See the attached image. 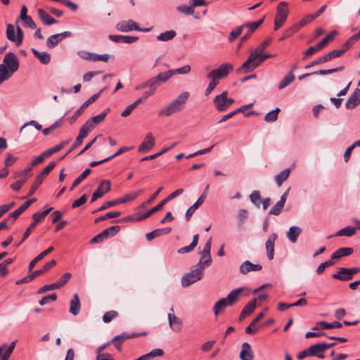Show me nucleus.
I'll return each mask as SVG.
<instances>
[{
  "instance_id": "obj_1",
  "label": "nucleus",
  "mask_w": 360,
  "mask_h": 360,
  "mask_svg": "<svg viewBox=\"0 0 360 360\" xmlns=\"http://www.w3.org/2000/svg\"><path fill=\"white\" fill-rule=\"evenodd\" d=\"M190 94L187 91L181 94L174 101L162 108L158 115L160 117H168L183 110L184 105L189 97Z\"/></svg>"
},
{
  "instance_id": "obj_2",
  "label": "nucleus",
  "mask_w": 360,
  "mask_h": 360,
  "mask_svg": "<svg viewBox=\"0 0 360 360\" xmlns=\"http://www.w3.org/2000/svg\"><path fill=\"white\" fill-rule=\"evenodd\" d=\"M229 93L224 91L217 95L213 99V105L219 112L226 110L235 102L232 98L228 97Z\"/></svg>"
},
{
  "instance_id": "obj_3",
  "label": "nucleus",
  "mask_w": 360,
  "mask_h": 360,
  "mask_svg": "<svg viewBox=\"0 0 360 360\" xmlns=\"http://www.w3.org/2000/svg\"><path fill=\"white\" fill-rule=\"evenodd\" d=\"M233 70V66L230 63L221 64L218 68L211 70L207 77L214 79L219 82L220 79L226 78Z\"/></svg>"
},
{
  "instance_id": "obj_4",
  "label": "nucleus",
  "mask_w": 360,
  "mask_h": 360,
  "mask_svg": "<svg viewBox=\"0 0 360 360\" xmlns=\"http://www.w3.org/2000/svg\"><path fill=\"white\" fill-rule=\"evenodd\" d=\"M288 5L285 1H281L278 4L274 19V30H278L285 23L288 15Z\"/></svg>"
},
{
  "instance_id": "obj_5",
  "label": "nucleus",
  "mask_w": 360,
  "mask_h": 360,
  "mask_svg": "<svg viewBox=\"0 0 360 360\" xmlns=\"http://www.w3.org/2000/svg\"><path fill=\"white\" fill-rule=\"evenodd\" d=\"M194 267V269L182 277L181 285L183 287H188L202 278L205 269L197 264Z\"/></svg>"
},
{
  "instance_id": "obj_6",
  "label": "nucleus",
  "mask_w": 360,
  "mask_h": 360,
  "mask_svg": "<svg viewBox=\"0 0 360 360\" xmlns=\"http://www.w3.org/2000/svg\"><path fill=\"white\" fill-rule=\"evenodd\" d=\"M53 210L52 207H49V209L43 211L42 212H36L32 215V218L34 219V222L32 223L30 226L25 231L22 240L18 244H16V247H18L22 243H23L30 235L33 229L35 227L36 224L39 221L44 219V218L47 216V214Z\"/></svg>"
},
{
  "instance_id": "obj_7",
  "label": "nucleus",
  "mask_w": 360,
  "mask_h": 360,
  "mask_svg": "<svg viewBox=\"0 0 360 360\" xmlns=\"http://www.w3.org/2000/svg\"><path fill=\"white\" fill-rule=\"evenodd\" d=\"M6 34L7 39L11 41L14 42L17 46H19L22 44L24 34L20 26H17L16 27L15 35L14 26L11 24H8L6 26Z\"/></svg>"
},
{
  "instance_id": "obj_8",
  "label": "nucleus",
  "mask_w": 360,
  "mask_h": 360,
  "mask_svg": "<svg viewBox=\"0 0 360 360\" xmlns=\"http://www.w3.org/2000/svg\"><path fill=\"white\" fill-rule=\"evenodd\" d=\"M116 29L122 32H128L131 30L148 32L152 30V27L140 28L136 22L132 20H122L116 25Z\"/></svg>"
},
{
  "instance_id": "obj_9",
  "label": "nucleus",
  "mask_w": 360,
  "mask_h": 360,
  "mask_svg": "<svg viewBox=\"0 0 360 360\" xmlns=\"http://www.w3.org/2000/svg\"><path fill=\"white\" fill-rule=\"evenodd\" d=\"M55 162H51L36 177L34 182L32 184L30 192L29 195H33L39 186L42 184L44 179L46 176L51 172V171L56 167Z\"/></svg>"
},
{
  "instance_id": "obj_10",
  "label": "nucleus",
  "mask_w": 360,
  "mask_h": 360,
  "mask_svg": "<svg viewBox=\"0 0 360 360\" xmlns=\"http://www.w3.org/2000/svg\"><path fill=\"white\" fill-rule=\"evenodd\" d=\"M257 53L254 51L252 52L248 59L242 64V65L236 70V72L238 74L245 73L250 71H252L257 68L259 65V61L257 60Z\"/></svg>"
},
{
  "instance_id": "obj_11",
  "label": "nucleus",
  "mask_w": 360,
  "mask_h": 360,
  "mask_svg": "<svg viewBox=\"0 0 360 360\" xmlns=\"http://www.w3.org/2000/svg\"><path fill=\"white\" fill-rule=\"evenodd\" d=\"M2 65H6V68L14 73L19 68V60L14 53L8 52L4 56Z\"/></svg>"
},
{
  "instance_id": "obj_12",
  "label": "nucleus",
  "mask_w": 360,
  "mask_h": 360,
  "mask_svg": "<svg viewBox=\"0 0 360 360\" xmlns=\"http://www.w3.org/2000/svg\"><path fill=\"white\" fill-rule=\"evenodd\" d=\"M109 111V108L105 109L101 114L94 116L88 120L85 124L82 125V127L89 132L91 131L94 129L96 124H98L103 121Z\"/></svg>"
},
{
  "instance_id": "obj_13",
  "label": "nucleus",
  "mask_w": 360,
  "mask_h": 360,
  "mask_svg": "<svg viewBox=\"0 0 360 360\" xmlns=\"http://www.w3.org/2000/svg\"><path fill=\"white\" fill-rule=\"evenodd\" d=\"M110 191V181L109 180H102L98 188L93 193L91 202L96 201L99 198Z\"/></svg>"
},
{
  "instance_id": "obj_14",
  "label": "nucleus",
  "mask_w": 360,
  "mask_h": 360,
  "mask_svg": "<svg viewBox=\"0 0 360 360\" xmlns=\"http://www.w3.org/2000/svg\"><path fill=\"white\" fill-rule=\"evenodd\" d=\"M72 36V32L65 31L59 34L50 36L46 40V46L50 48L56 47L63 39Z\"/></svg>"
},
{
  "instance_id": "obj_15",
  "label": "nucleus",
  "mask_w": 360,
  "mask_h": 360,
  "mask_svg": "<svg viewBox=\"0 0 360 360\" xmlns=\"http://www.w3.org/2000/svg\"><path fill=\"white\" fill-rule=\"evenodd\" d=\"M155 144V139L152 134V133L149 132L148 133L144 140L142 141V143L139 145L138 151L139 153H146L148 150H150L151 148L154 147Z\"/></svg>"
},
{
  "instance_id": "obj_16",
  "label": "nucleus",
  "mask_w": 360,
  "mask_h": 360,
  "mask_svg": "<svg viewBox=\"0 0 360 360\" xmlns=\"http://www.w3.org/2000/svg\"><path fill=\"white\" fill-rule=\"evenodd\" d=\"M246 290L245 288H238L231 290L226 297V301H228V304L231 307L234 305L236 302H238L241 297L243 296V292Z\"/></svg>"
},
{
  "instance_id": "obj_17",
  "label": "nucleus",
  "mask_w": 360,
  "mask_h": 360,
  "mask_svg": "<svg viewBox=\"0 0 360 360\" xmlns=\"http://www.w3.org/2000/svg\"><path fill=\"white\" fill-rule=\"evenodd\" d=\"M360 104V89H355L345 103V108L351 110Z\"/></svg>"
},
{
  "instance_id": "obj_18",
  "label": "nucleus",
  "mask_w": 360,
  "mask_h": 360,
  "mask_svg": "<svg viewBox=\"0 0 360 360\" xmlns=\"http://www.w3.org/2000/svg\"><path fill=\"white\" fill-rule=\"evenodd\" d=\"M17 340L13 341L9 345L4 344L0 346V360H8L13 352Z\"/></svg>"
},
{
  "instance_id": "obj_19",
  "label": "nucleus",
  "mask_w": 360,
  "mask_h": 360,
  "mask_svg": "<svg viewBox=\"0 0 360 360\" xmlns=\"http://www.w3.org/2000/svg\"><path fill=\"white\" fill-rule=\"evenodd\" d=\"M277 238V234L274 233L270 235L266 241L265 248L267 252V257L269 260H272L274 259V245Z\"/></svg>"
},
{
  "instance_id": "obj_20",
  "label": "nucleus",
  "mask_w": 360,
  "mask_h": 360,
  "mask_svg": "<svg viewBox=\"0 0 360 360\" xmlns=\"http://www.w3.org/2000/svg\"><path fill=\"white\" fill-rule=\"evenodd\" d=\"M103 91V90H101V91H99L98 93H96L94 95H92L89 98H88L80 107L78 110H76V112H75L73 117H72V120H77L81 115L82 113L83 112L84 110L87 108L90 104H91L92 103H94L100 96L101 93Z\"/></svg>"
},
{
  "instance_id": "obj_21",
  "label": "nucleus",
  "mask_w": 360,
  "mask_h": 360,
  "mask_svg": "<svg viewBox=\"0 0 360 360\" xmlns=\"http://www.w3.org/2000/svg\"><path fill=\"white\" fill-rule=\"evenodd\" d=\"M89 133V132L88 131H86V129H84L82 126V127L79 129V134H78V136H77V138L75 139V143L71 146V148L69 149V150L67 152V153L64 156H63L60 159L61 160L63 159L68 154H69L73 150H75L78 146H79L82 144V143L83 141V139H85L88 136Z\"/></svg>"
},
{
  "instance_id": "obj_22",
  "label": "nucleus",
  "mask_w": 360,
  "mask_h": 360,
  "mask_svg": "<svg viewBox=\"0 0 360 360\" xmlns=\"http://www.w3.org/2000/svg\"><path fill=\"white\" fill-rule=\"evenodd\" d=\"M239 358L240 360L254 359V353L250 345L248 342H243L242 344V348L239 354Z\"/></svg>"
},
{
  "instance_id": "obj_23",
  "label": "nucleus",
  "mask_w": 360,
  "mask_h": 360,
  "mask_svg": "<svg viewBox=\"0 0 360 360\" xmlns=\"http://www.w3.org/2000/svg\"><path fill=\"white\" fill-rule=\"evenodd\" d=\"M262 266L260 264H255L251 263L250 261H245L239 268V271L242 274H246L248 272L253 271H259L262 270Z\"/></svg>"
},
{
  "instance_id": "obj_24",
  "label": "nucleus",
  "mask_w": 360,
  "mask_h": 360,
  "mask_svg": "<svg viewBox=\"0 0 360 360\" xmlns=\"http://www.w3.org/2000/svg\"><path fill=\"white\" fill-rule=\"evenodd\" d=\"M324 347L323 343L315 344L308 348V352L311 356H316L320 359H323L324 355L323 354L326 352Z\"/></svg>"
},
{
  "instance_id": "obj_25",
  "label": "nucleus",
  "mask_w": 360,
  "mask_h": 360,
  "mask_svg": "<svg viewBox=\"0 0 360 360\" xmlns=\"http://www.w3.org/2000/svg\"><path fill=\"white\" fill-rule=\"evenodd\" d=\"M342 326V323L338 321L327 323L326 321H321L316 323L315 326L312 329L316 330L319 329L340 328Z\"/></svg>"
},
{
  "instance_id": "obj_26",
  "label": "nucleus",
  "mask_w": 360,
  "mask_h": 360,
  "mask_svg": "<svg viewBox=\"0 0 360 360\" xmlns=\"http://www.w3.org/2000/svg\"><path fill=\"white\" fill-rule=\"evenodd\" d=\"M81 309V302L77 294L73 295L72 299L70 302L69 311L74 316L79 314Z\"/></svg>"
},
{
  "instance_id": "obj_27",
  "label": "nucleus",
  "mask_w": 360,
  "mask_h": 360,
  "mask_svg": "<svg viewBox=\"0 0 360 360\" xmlns=\"http://www.w3.org/2000/svg\"><path fill=\"white\" fill-rule=\"evenodd\" d=\"M256 303H257V300L253 299V300H250L244 307V308L241 311L240 316H239V319L240 321L244 319L247 316L250 315V314H252L254 311L255 309L256 308Z\"/></svg>"
},
{
  "instance_id": "obj_28",
  "label": "nucleus",
  "mask_w": 360,
  "mask_h": 360,
  "mask_svg": "<svg viewBox=\"0 0 360 360\" xmlns=\"http://www.w3.org/2000/svg\"><path fill=\"white\" fill-rule=\"evenodd\" d=\"M205 200V193H202L197 201L191 205L186 211L185 217L187 221H189L194 212L204 202Z\"/></svg>"
},
{
  "instance_id": "obj_29",
  "label": "nucleus",
  "mask_w": 360,
  "mask_h": 360,
  "mask_svg": "<svg viewBox=\"0 0 360 360\" xmlns=\"http://www.w3.org/2000/svg\"><path fill=\"white\" fill-rule=\"evenodd\" d=\"M184 193L183 188H179L169 194L166 198L162 200L160 203H158L156 206L154 207V208L156 210V211H159L162 209L164 205L167 203L169 201L172 200V199L175 198L178 195L182 194Z\"/></svg>"
},
{
  "instance_id": "obj_30",
  "label": "nucleus",
  "mask_w": 360,
  "mask_h": 360,
  "mask_svg": "<svg viewBox=\"0 0 360 360\" xmlns=\"http://www.w3.org/2000/svg\"><path fill=\"white\" fill-rule=\"evenodd\" d=\"M168 321L171 328L175 332H179L181 330L182 321L174 314H168Z\"/></svg>"
},
{
  "instance_id": "obj_31",
  "label": "nucleus",
  "mask_w": 360,
  "mask_h": 360,
  "mask_svg": "<svg viewBox=\"0 0 360 360\" xmlns=\"http://www.w3.org/2000/svg\"><path fill=\"white\" fill-rule=\"evenodd\" d=\"M37 14L40 20L46 25H50L57 22L56 20L52 18L48 13H46L42 8H39L37 10Z\"/></svg>"
},
{
  "instance_id": "obj_32",
  "label": "nucleus",
  "mask_w": 360,
  "mask_h": 360,
  "mask_svg": "<svg viewBox=\"0 0 360 360\" xmlns=\"http://www.w3.org/2000/svg\"><path fill=\"white\" fill-rule=\"evenodd\" d=\"M354 252L352 248H341L335 251L330 256L332 259H338L342 257H346L352 255Z\"/></svg>"
},
{
  "instance_id": "obj_33",
  "label": "nucleus",
  "mask_w": 360,
  "mask_h": 360,
  "mask_svg": "<svg viewBox=\"0 0 360 360\" xmlns=\"http://www.w3.org/2000/svg\"><path fill=\"white\" fill-rule=\"evenodd\" d=\"M200 259L197 264V266H201L202 269H205L207 267L210 266L212 264V257L211 254L210 252H200Z\"/></svg>"
},
{
  "instance_id": "obj_34",
  "label": "nucleus",
  "mask_w": 360,
  "mask_h": 360,
  "mask_svg": "<svg viewBox=\"0 0 360 360\" xmlns=\"http://www.w3.org/2000/svg\"><path fill=\"white\" fill-rule=\"evenodd\" d=\"M34 56L40 61L41 64L46 65L51 61V56L46 51L40 52L32 48L31 49Z\"/></svg>"
},
{
  "instance_id": "obj_35",
  "label": "nucleus",
  "mask_w": 360,
  "mask_h": 360,
  "mask_svg": "<svg viewBox=\"0 0 360 360\" xmlns=\"http://www.w3.org/2000/svg\"><path fill=\"white\" fill-rule=\"evenodd\" d=\"M172 231V229L170 227L165 228V229H158L155 230H153V231L148 233L146 236V239L148 241H150L153 240L155 238H157L158 236H160L163 234H167L170 233Z\"/></svg>"
},
{
  "instance_id": "obj_36",
  "label": "nucleus",
  "mask_w": 360,
  "mask_h": 360,
  "mask_svg": "<svg viewBox=\"0 0 360 360\" xmlns=\"http://www.w3.org/2000/svg\"><path fill=\"white\" fill-rule=\"evenodd\" d=\"M54 250L53 247L51 246L46 250L41 252L39 255H38L34 259H32L28 266L29 271H32V269L35 266L36 264L41 260L44 257L50 254Z\"/></svg>"
},
{
  "instance_id": "obj_37",
  "label": "nucleus",
  "mask_w": 360,
  "mask_h": 360,
  "mask_svg": "<svg viewBox=\"0 0 360 360\" xmlns=\"http://www.w3.org/2000/svg\"><path fill=\"white\" fill-rule=\"evenodd\" d=\"M264 312L258 314L257 317L253 319L250 324L245 328V333L248 334L255 333L258 330V328L256 327V325L264 317Z\"/></svg>"
},
{
  "instance_id": "obj_38",
  "label": "nucleus",
  "mask_w": 360,
  "mask_h": 360,
  "mask_svg": "<svg viewBox=\"0 0 360 360\" xmlns=\"http://www.w3.org/2000/svg\"><path fill=\"white\" fill-rule=\"evenodd\" d=\"M301 233V228L297 226H292L287 232V237L292 243H295Z\"/></svg>"
},
{
  "instance_id": "obj_39",
  "label": "nucleus",
  "mask_w": 360,
  "mask_h": 360,
  "mask_svg": "<svg viewBox=\"0 0 360 360\" xmlns=\"http://www.w3.org/2000/svg\"><path fill=\"white\" fill-rule=\"evenodd\" d=\"M198 240H199V235L198 234L194 235L193 237V241L191 242V243L188 246L181 248L180 249H179L177 250V252L179 254H184V253L192 252L195 249V248L197 246V245L198 243Z\"/></svg>"
},
{
  "instance_id": "obj_40",
  "label": "nucleus",
  "mask_w": 360,
  "mask_h": 360,
  "mask_svg": "<svg viewBox=\"0 0 360 360\" xmlns=\"http://www.w3.org/2000/svg\"><path fill=\"white\" fill-rule=\"evenodd\" d=\"M345 270H349L347 268H339L337 273L333 274L332 277L335 279H338L340 281H347L352 279L351 275H349V273H347V271H345Z\"/></svg>"
},
{
  "instance_id": "obj_41",
  "label": "nucleus",
  "mask_w": 360,
  "mask_h": 360,
  "mask_svg": "<svg viewBox=\"0 0 360 360\" xmlns=\"http://www.w3.org/2000/svg\"><path fill=\"white\" fill-rule=\"evenodd\" d=\"M295 75L292 71H290L280 82L278 88V89H283L291 84L295 80Z\"/></svg>"
},
{
  "instance_id": "obj_42",
  "label": "nucleus",
  "mask_w": 360,
  "mask_h": 360,
  "mask_svg": "<svg viewBox=\"0 0 360 360\" xmlns=\"http://www.w3.org/2000/svg\"><path fill=\"white\" fill-rule=\"evenodd\" d=\"M28 204V202H24L21 206H20L18 209H16L15 210H14L13 212H11L9 214V216H8V218L11 220V224H12L14 221L15 220V219L20 214H22L25 210H26L28 207L27 206V205Z\"/></svg>"
},
{
  "instance_id": "obj_43",
  "label": "nucleus",
  "mask_w": 360,
  "mask_h": 360,
  "mask_svg": "<svg viewBox=\"0 0 360 360\" xmlns=\"http://www.w3.org/2000/svg\"><path fill=\"white\" fill-rule=\"evenodd\" d=\"M356 228L354 226H346L340 230H339L334 236H345L347 237H350L356 233Z\"/></svg>"
},
{
  "instance_id": "obj_44",
  "label": "nucleus",
  "mask_w": 360,
  "mask_h": 360,
  "mask_svg": "<svg viewBox=\"0 0 360 360\" xmlns=\"http://www.w3.org/2000/svg\"><path fill=\"white\" fill-rule=\"evenodd\" d=\"M264 18L265 17H263L262 19L256 22H248L241 26H244V28H248L249 32L248 33L251 35L263 23Z\"/></svg>"
},
{
  "instance_id": "obj_45",
  "label": "nucleus",
  "mask_w": 360,
  "mask_h": 360,
  "mask_svg": "<svg viewBox=\"0 0 360 360\" xmlns=\"http://www.w3.org/2000/svg\"><path fill=\"white\" fill-rule=\"evenodd\" d=\"M290 169L287 168L281 171L275 176V181L278 186H281L282 184L287 180L290 175Z\"/></svg>"
},
{
  "instance_id": "obj_46",
  "label": "nucleus",
  "mask_w": 360,
  "mask_h": 360,
  "mask_svg": "<svg viewBox=\"0 0 360 360\" xmlns=\"http://www.w3.org/2000/svg\"><path fill=\"white\" fill-rule=\"evenodd\" d=\"M229 306L228 304V301H226V298L220 299L218 302H217L213 307V311L215 316H217L220 311L226 307Z\"/></svg>"
},
{
  "instance_id": "obj_47",
  "label": "nucleus",
  "mask_w": 360,
  "mask_h": 360,
  "mask_svg": "<svg viewBox=\"0 0 360 360\" xmlns=\"http://www.w3.org/2000/svg\"><path fill=\"white\" fill-rule=\"evenodd\" d=\"M13 74V72H10V70L6 68V65L0 64V84L4 81L8 80Z\"/></svg>"
},
{
  "instance_id": "obj_48",
  "label": "nucleus",
  "mask_w": 360,
  "mask_h": 360,
  "mask_svg": "<svg viewBox=\"0 0 360 360\" xmlns=\"http://www.w3.org/2000/svg\"><path fill=\"white\" fill-rule=\"evenodd\" d=\"M56 264V260L52 259L50 262L46 263L44 265V266L42 267V269L32 271L33 274L34 275V276L36 278L37 276H39L41 274H43L45 272H46L47 271H49L51 268L54 266Z\"/></svg>"
},
{
  "instance_id": "obj_49",
  "label": "nucleus",
  "mask_w": 360,
  "mask_h": 360,
  "mask_svg": "<svg viewBox=\"0 0 360 360\" xmlns=\"http://www.w3.org/2000/svg\"><path fill=\"white\" fill-rule=\"evenodd\" d=\"M176 35V33L174 30H169L158 35L157 39L161 41H167L172 40Z\"/></svg>"
},
{
  "instance_id": "obj_50",
  "label": "nucleus",
  "mask_w": 360,
  "mask_h": 360,
  "mask_svg": "<svg viewBox=\"0 0 360 360\" xmlns=\"http://www.w3.org/2000/svg\"><path fill=\"white\" fill-rule=\"evenodd\" d=\"M337 34L338 32L336 30H333L330 34H327L319 44H317L319 48L322 49L330 41H332Z\"/></svg>"
},
{
  "instance_id": "obj_51",
  "label": "nucleus",
  "mask_w": 360,
  "mask_h": 360,
  "mask_svg": "<svg viewBox=\"0 0 360 360\" xmlns=\"http://www.w3.org/2000/svg\"><path fill=\"white\" fill-rule=\"evenodd\" d=\"M91 169L86 168L72 183L70 190H73L77 187L90 173Z\"/></svg>"
},
{
  "instance_id": "obj_52",
  "label": "nucleus",
  "mask_w": 360,
  "mask_h": 360,
  "mask_svg": "<svg viewBox=\"0 0 360 360\" xmlns=\"http://www.w3.org/2000/svg\"><path fill=\"white\" fill-rule=\"evenodd\" d=\"M172 72V71L170 70L167 72H161L155 77L159 85L162 83L166 82L173 75Z\"/></svg>"
},
{
  "instance_id": "obj_53",
  "label": "nucleus",
  "mask_w": 360,
  "mask_h": 360,
  "mask_svg": "<svg viewBox=\"0 0 360 360\" xmlns=\"http://www.w3.org/2000/svg\"><path fill=\"white\" fill-rule=\"evenodd\" d=\"M69 142H70V140H67V141L61 142L58 145H56V146L44 151V155H49V157L51 156L53 153H56L58 152L59 150H60Z\"/></svg>"
},
{
  "instance_id": "obj_54",
  "label": "nucleus",
  "mask_w": 360,
  "mask_h": 360,
  "mask_svg": "<svg viewBox=\"0 0 360 360\" xmlns=\"http://www.w3.org/2000/svg\"><path fill=\"white\" fill-rule=\"evenodd\" d=\"M281 111L279 108H276V109L269 112L264 117V120L266 122H275L278 119V115Z\"/></svg>"
},
{
  "instance_id": "obj_55",
  "label": "nucleus",
  "mask_w": 360,
  "mask_h": 360,
  "mask_svg": "<svg viewBox=\"0 0 360 360\" xmlns=\"http://www.w3.org/2000/svg\"><path fill=\"white\" fill-rule=\"evenodd\" d=\"M120 230V226H112L105 230H103V235L105 236L107 238L110 237L114 236L116 233L119 232Z\"/></svg>"
},
{
  "instance_id": "obj_56",
  "label": "nucleus",
  "mask_w": 360,
  "mask_h": 360,
  "mask_svg": "<svg viewBox=\"0 0 360 360\" xmlns=\"http://www.w3.org/2000/svg\"><path fill=\"white\" fill-rule=\"evenodd\" d=\"M343 70H344V66H340V67H338L335 68H332V69L319 70L318 71H315V72H312V74L323 75H328V74L337 72L339 71H342Z\"/></svg>"
},
{
  "instance_id": "obj_57",
  "label": "nucleus",
  "mask_w": 360,
  "mask_h": 360,
  "mask_svg": "<svg viewBox=\"0 0 360 360\" xmlns=\"http://www.w3.org/2000/svg\"><path fill=\"white\" fill-rule=\"evenodd\" d=\"M243 28H244V26H239V27H236V29L233 30L229 34V41L232 42L237 37H238L242 34Z\"/></svg>"
},
{
  "instance_id": "obj_58",
  "label": "nucleus",
  "mask_w": 360,
  "mask_h": 360,
  "mask_svg": "<svg viewBox=\"0 0 360 360\" xmlns=\"http://www.w3.org/2000/svg\"><path fill=\"white\" fill-rule=\"evenodd\" d=\"M177 11L179 13L186 14V15H193L194 13V8L192 6V4L190 6L187 5H181L176 8Z\"/></svg>"
},
{
  "instance_id": "obj_59",
  "label": "nucleus",
  "mask_w": 360,
  "mask_h": 360,
  "mask_svg": "<svg viewBox=\"0 0 360 360\" xmlns=\"http://www.w3.org/2000/svg\"><path fill=\"white\" fill-rule=\"evenodd\" d=\"M139 196V193H129L124 196H122L121 198H118L120 204L121 203H125L129 201H132L135 200Z\"/></svg>"
},
{
  "instance_id": "obj_60",
  "label": "nucleus",
  "mask_w": 360,
  "mask_h": 360,
  "mask_svg": "<svg viewBox=\"0 0 360 360\" xmlns=\"http://www.w3.org/2000/svg\"><path fill=\"white\" fill-rule=\"evenodd\" d=\"M118 316V312L115 310H110L105 313L103 316V321L109 323Z\"/></svg>"
},
{
  "instance_id": "obj_61",
  "label": "nucleus",
  "mask_w": 360,
  "mask_h": 360,
  "mask_svg": "<svg viewBox=\"0 0 360 360\" xmlns=\"http://www.w3.org/2000/svg\"><path fill=\"white\" fill-rule=\"evenodd\" d=\"M284 203L281 202V201H278L276 205H274L272 208L270 210L269 214H273V215H278L282 211L283 207H284Z\"/></svg>"
},
{
  "instance_id": "obj_62",
  "label": "nucleus",
  "mask_w": 360,
  "mask_h": 360,
  "mask_svg": "<svg viewBox=\"0 0 360 360\" xmlns=\"http://www.w3.org/2000/svg\"><path fill=\"white\" fill-rule=\"evenodd\" d=\"M210 79V82L208 84V86H207V88L205 91V95L206 96H209L219 83V81H217L214 79Z\"/></svg>"
},
{
  "instance_id": "obj_63",
  "label": "nucleus",
  "mask_w": 360,
  "mask_h": 360,
  "mask_svg": "<svg viewBox=\"0 0 360 360\" xmlns=\"http://www.w3.org/2000/svg\"><path fill=\"white\" fill-rule=\"evenodd\" d=\"M57 300V295L56 293H53V294H51V295H49L47 296H45L44 297H42L39 301V304L41 305V306H44L45 304H46L47 303H49V302L51 301H56Z\"/></svg>"
},
{
  "instance_id": "obj_64",
  "label": "nucleus",
  "mask_w": 360,
  "mask_h": 360,
  "mask_svg": "<svg viewBox=\"0 0 360 360\" xmlns=\"http://www.w3.org/2000/svg\"><path fill=\"white\" fill-rule=\"evenodd\" d=\"M250 200L251 202L255 204V205H257V207L259 206L260 205V200H261V196H260V193L259 191H254L250 195Z\"/></svg>"
}]
</instances>
